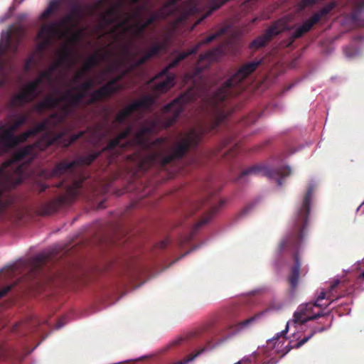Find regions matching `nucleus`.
I'll return each mask as SVG.
<instances>
[{"label":"nucleus","instance_id":"4","mask_svg":"<svg viewBox=\"0 0 364 364\" xmlns=\"http://www.w3.org/2000/svg\"><path fill=\"white\" fill-rule=\"evenodd\" d=\"M228 0H172V12L175 11L177 18L173 26L175 28L180 22L196 12L208 9L203 18L198 20L199 23L202 19L206 18L212 12L220 8Z\"/></svg>","mask_w":364,"mask_h":364},{"label":"nucleus","instance_id":"26","mask_svg":"<svg viewBox=\"0 0 364 364\" xmlns=\"http://www.w3.org/2000/svg\"><path fill=\"white\" fill-rule=\"evenodd\" d=\"M67 321H63V320L60 321L55 326L56 329H59L62 328L65 323Z\"/></svg>","mask_w":364,"mask_h":364},{"label":"nucleus","instance_id":"23","mask_svg":"<svg viewBox=\"0 0 364 364\" xmlns=\"http://www.w3.org/2000/svg\"><path fill=\"white\" fill-rule=\"evenodd\" d=\"M210 220V218L209 217H207L204 219H203L202 220H200L198 223H197L195 226V228H198V227L207 223Z\"/></svg>","mask_w":364,"mask_h":364},{"label":"nucleus","instance_id":"20","mask_svg":"<svg viewBox=\"0 0 364 364\" xmlns=\"http://www.w3.org/2000/svg\"><path fill=\"white\" fill-rule=\"evenodd\" d=\"M226 117L227 114L225 112V111L222 109V107H215V119L218 124L221 122L223 119H225Z\"/></svg>","mask_w":364,"mask_h":364},{"label":"nucleus","instance_id":"30","mask_svg":"<svg viewBox=\"0 0 364 364\" xmlns=\"http://www.w3.org/2000/svg\"><path fill=\"white\" fill-rule=\"evenodd\" d=\"M363 1H364V0H360V1H359V3H358V6H359L360 7H361V8H362V7H364V2H363Z\"/></svg>","mask_w":364,"mask_h":364},{"label":"nucleus","instance_id":"21","mask_svg":"<svg viewBox=\"0 0 364 364\" xmlns=\"http://www.w3.org/2000/svg\"><path fill=\"white\" fill-rule=\"evenodd\" d=\"M84 134V132H80L78 134H73L70 136V139H69V141L68 143H66L65 145V146H68L70 144H72L73 142H74L75 141H76L77 139H79L81 136H82Z\"/></svg>","mask_w":364,"mask_h":364},{"label":"nucleus","instance_id":"8","mask_svg":"<svg viewBox=\"0 0 364 364\" xmlns=\"http://www.w3.org/2000/svg\"><path fill=\"white\" fill-rule=\"evenodd\" d=\"M200 137L201 131L199 128L193 129L182 136L173 146L171 154L164 159V163L169 162L173 158L181 157L190 147L198 144Z\"/></svg>","mask_w":364,"mask_h":364},{"label":"nucleus","instance_id":"12","mask_svg":"<svg viewBox=\"0 0 364 364\" xmlns=\"http://www.w3.org/2000/svg\"><path fill=\"white\" fill-rule=\"evenodd\" d=\"M279 33V31L274 26L269 28L262 36L252 41L251 47L257 49L264 46L273 36L277 35Z\"/></svg>","mask_w":364,"mask_h":364},{"label":"nucleus","instance_id":"36","mask_svg":"<svg viewBox=\"0 0 364 364\" xmlns=\"http://www.w3.org/2000/svg\"><path fill=\"white\" fill-rule=\"evenodd\" d=\"M235 364H242V361L239 360L237 363H235Z\"/></svg>","mask_w":364,"mask_h":364},{"label":"nucleus","instance_id":"7","mask_svg":"<svg viewBox=\"0 0 364 364\" xmlns=\"http://www.w3.org/2000/svg\"><path fill=\"white\" fill-rule=\"evenodd\" d=\"M155 98L151 96H145L126 107L117 115L115 123L118 124L129 122L131 119L141 112L148 110L154 103Z\"/></svg>","mask_w":364,"mask_h":364},{"label":"nucleus","instance_id":"16","mask_svg":"<svg viewBox=\"0 0 364 364\" xmlns=\"http://www.w3.org/2000/svg\"><path fill=\"white\" fill-rule=\"evenodd\" d=\"M221 50L220 48H216L215 50H210L203 55H201L199 59V63H202L203 60H207L208 63L216 60L220 55Z\"/></svg>","mask_w":364,"mask_h":364},{"label":"nucleus","instance_id":"13","mask_svg":"<svg viewBox=\"0 0 364 364\" xmlns=\"http://www.w3.org/2000/svg\"><path fill=\"white\" fill-rule=\"evenodd\" d=\"M81 182L79 181H75L72 186L67 188L66 196L60 198V203H65L67 200L75 198L80 193Z\"/></svg>","mask_w":364,"mask_h":364},{"label":"nucleus","instance_id":"27","mask_svg":"<svg viewBox=\"0 0 364 364\" xmlns=\"http://www.w3.org/2000/svg\"><path fill=\"white\" fill-rule=\"evenodd\" d=\"M255 321V318H249V319H247L246 321H245L242 323V326H245L247 325H248L250 323L252 322Z\"/></svg>","mask_w":364,"mask_h":364},{"label":"nucleus","instance_id":"33","mask_svg":"<svg viewBox=\"0 0 364 364\" xmlns=\"http://www.w3.org/2000/svg\"><path fill=\"white\" fill-rule=\"evenodd\" d=\"M165 245H166L165 242H162L161 244V247H164Z\"/></svg>","mask_w":364,"mask_h":364},{"label":"nucleus","instance_id":"11","mask_svg":"<svg viewBox=\"0 0 364 364\" xmlns=\"http://www.w3.org/2000/svg\"><path fill=\"white\" fill-rule=\"evenodd\" d=\"M336 6V2H331L321 9L318 12L314 14L310 18L306 20L296 29L292 35L293 38H299L303 34L309 31L316 23H317L321 18L326 16Z\"/></svg>","mask_w":364,"mask_h":364},{"label":"nucleus","instance_id":"31","mask_svg":"<svg viewBox=\"0 0 364 364\" xmlns=\"http://www.w3.org/2000/svg\"><path fill=\"white\" fill-rule=\"evenodd\" d=\"M43 255H39L36 256V259L41 260L43 259Z\"/></svg>","mask_w":364,"mask_h":364},{"label":"nucleus","instance_id":"19","mask_svg":"<svg viewBox=\"0 0 364 364\" xmlns=\"http://www.w3.org/2000/svg\"><path fill=\"white\" fill-rule=\"evenodd\" d=\"M324 330L323 328H320L318 329H315L311 333L308 335L307 336L304 337L303 339H301L300 341H299L296 344H295L294 348H299L302 345H304L305 343H306L314 334L316 332H321Z\"/></svg>","mask_w":364,"mask_h":364},{"label":"nucleus","instance_id":"6","mask_svg":"<svg viewBox=\"0 0 364 364\" xmlns=\"http://www.w3.org/2000/svg\"><path fill=\"white\" fill-rule=\"evenodd\" d=\"M315 188V185L311 184L308 188L306 195L304 199L301 207H299L293 217V223L299 230V235L296 240L287 238L283 240L279 245L282 250L289 245H292L294 249L298 248L300 241L304 237V230L307 225L308 214L309 213L310 201L312 193Z\"/></svg>","mask_w":364,"mask_h":364},{"label":"nucleus","instance_id":"17","mask_svg":"<svg viewBox=\"0 0 364 364\" xmlns=\"http://www.w3.org/2000/svg\"><path fill=\"white\" fill-rule=\"evenodd\" d=\"M161 154L162 153L161 149L151 151L145 158L144 162L149 164L157 162L161 160Z\"/></svg>","mask_w":364,"mask_h":364},{"label":"nucleus","instance_id":"29","mask_svg":"<svg viewBox=\"0 0 364 364\" xmlns=\"http://www.w3.org/2000/svg\"><path fill=\"white\" fill-rule=\"evenodd\" d=\"M339 280L337 279L336 281L333 282V284L331 285V289H333L335 288L338 284H339Z\"/></svg>","mask_w":364,"mask_h":364},{"label":"nucleus","instance_id":"2","mask_svg":"<svg viewBox=\"0 0 364 364\" xmlns=\"http://www.w3.org/2000/svg\"><path fill=\"white\" fill-rule=\"evenodd\" d=\"M315 306H317L314 303H307L300 305L294 314L293 318L287 321L286 328L268 340L269 343H273V348L276 349V351L283 355L289 351V343L286 344L287 339L285 337V334L289 329L294 328V331L293 335L296 336V333L299 331H304L306 322L322 316L320 312L316 314L313 312V309Z\"/></svg>","mask_w":364,"mask_h":364},{"label":"nucleus","instance_id":"5","mask_svg":"<svg viewBox=\"0 0 364 364\" xmlns=\"http://www.w3.org/2000/svg\"><path fill=\"white\" fill-rule=\"evenodd\" d=\"M225 31V30L222 28L220 31L208 36L205 40H203L200 43L195 46L193 48L189 50L187 52L179 53L166 69H164L161 73H160L157 76H156L149 82V87L153 89V91L155 93H162L169 90L174 85L175 77L173 75L168 74V70L170 68L176 66L180 61L183 60L189 55L196 53L201 44L212 41L213 39L219 36Z\"/></svg>","mask_w":364,"mask_h":364},{"label":"nucleus","instance_id":"10","mask_svg":"<svg viewBox=\"0 0 364 364\" xmlns=\"http://www.w3.org/2000/svg\"><path fill=\"white\" fill-rule=\"evenodd\" d=\"M291 173V169L289 166L283 167L279 170H272L268 167H252L243 171L240 176L238 180L243 181L248 176H264L269 178H273L277 176H282L283 178Z\"/></svg>","mask_w":364,"mask_h":364},{"label":"nucleus","instance_id":"15","mask_svg":"<svg viewBox=\"0 0 364 364\" xmlns=\"http://www.w3.org/2000/svg\"><path fill=\"white\" fill-rule=\"evenodd\" d=\"M88 133L90 137L89 141L93 144H97L100 143V141L105 135V131L98 127L94 129H90Z\"/></svg>","mask_w":364,"mask_h":364},{"label":"nucleus","instance_id":"14","mask_svg":"<svg viewBox=\"0 0 364 364\" xmlns=\"http://www.w3.org/2000/svg\"><path fill=\"white\" fill-rule=\"evenodd\" d=\"M295 265L291 269V276L289 281L292 288H295L298 284L300 272V262L296 254L294 255Z\"/></svg>","mask_w":364,"mask_h":364},{"label":"nucleus","instance_id":"9","mask_svg":"<svg viewBox=\"0 0 364 364\" xmlns=\"http://www.w3.org/2000/svg\"><path fill=\"white\" fill-rule=\"evenodd\" d=\"M100 152H93L74 161L59 164L54 169L52 175L58 176L73 173L75 169L82 165L90 164L99 155Z\"/></svg>","mask_w":364,"mask_h":364},{"label":"nucleus","instance_id":"28","mask_svg":"<svg viewBox=\"0 0 364 364\" xmlns=\"http://www.w3.org/2000/svg\"><path fill=\"white\" fill-rule=\"evenodd\" d=\"M344 53H345V55H346L347 57H349V58H350V57H352V56L354 55V53H352L348 52V48H346L344 49Z\"/></svg>","mask_w":364,"mask_h":364},{"label":"nucleus","instance_id":"25","mask_svg":"<svg viewBox=\"0 0 364 364\" xmlns=\"http://www.w3.org/2000/svg\"><path fill=\"white\" fill-rule=\"evenodd\" d=\"M251 358H252V355H247V356L243 357L240 360L242 361V364L246 363H250Z\"/></svg>","mask_w":364,"mask_h":364},{"label":"nucleus","instance_id":"18","mask_svg":"<svg viewBox=\"0 0 364 364\" xmlns=\"http://www.w3.org/2000/svg\"><path fill=\"white\" fill-rule=\"evenodd\" d=\"M58 4H59L58 0H52L50 2L48 8L41 14V18L43 19V18L48 17L51 13H53L56 9Z\"/></svg>","mask_w":364,"mask_h":364},{"label":"nucleus","instance_id":"34","mask_svg":"<svg viewBox=\"0 0 364 364\" xmlns=\"http://www.w3.org/2000/svg\"><path fill=\"white\" fill-rule=\"evenodd\" d=\"M364 203H363L358 208H357V211H359L360 209H361V207L362 205H363Z\"/></svg>","mask_w":364,"mask_h":364},{"label":"nucleus","instance_id":"35","mask_svg":"<svg viewBox=\"0 0 364 364\" xmlns=\"http://www.w3.org/2000/svg\"><path fill=\"white\" fill-rule=\"evenodd\" d=\"M360 278L362 279H364V271L363 272V273L360 274Z\"/></svg>","mask_w":364,"mask_h":364},{"label":"nucleus","instance_id":"24","mask_svg":"<svg viewBox=\"0 0 364 364\" xmlns=\"http://www.w3.org/2000/svg\"><path fill=\"white\" fill-rule=\"evenodd\" d=\"M11 286H7L0 291V297L4 296L7 292L10 291Z\"/></svg>","mask_w":364,"mask_h":364},{"label":"nucleus","instance_id":"3","mask_svg":"<svg viewBox=\"0 0 364 364\" xmlns=\"http://www.w3.org/2000/svg\"><path fill=\"white\" fill-rule=\"evenodd\" d=\"M24 35L21 26H15L8 31H3L0 40V73L3 78L0 80V88L6 83V76L13 70L10 63L11 55L14 53Z\"/></svg>","mask_w":364,"mask_h":364},{"label":"nucleus","instance_id":"1","mask_svg":"<svg viewBox=\"0 0 364 364\" xmlns=\"http://www.w3.org/2000/svg\"><path fill=\"white\" fill-rule=\"evenodd\" d=\"M261 61H253L244 65L236 73L232 75L224 84L213 92L211 95L197 87L188 90L186 93L165 106L162 110V117L153 116L147 119L137 118L131 122L124 132L110 141V150L136 145L141 148L156 146L161 143L160 139L151 141L150 135L159 129L171 126L177 119L183 109L184 105L202 97L206 103L213 107L223 102L230 93L236 94L234 87L252 73Z\"/></svg>","mask_w":364,"mask_h":364},{"label":"nucleus","instance_id":"32","mask_svg":"<svg viewBox=\"0 0 364 364\" xmlns=\"http://www.w3.org/2000/svg\"><path fill=\"white\" fill-rule=\"evenodd\" d=\"M277 183H278V185H279V186H281V185H282L281 178H277Z\"/></svg>","mask_w":364,"mask_h":364},{"label":"nucleus","instance_id":"22","mask_svg":"<svg viewBox=\"0 0 364 364\" xmlns=\"http://www.w3.org/2000/svg\"><path fill=\"white\" fill-rule=\"evenodd\" d=\"M326 297V293L324 291H321L318 296V299L317 300L315 301V304L317 306H322L323 304H321V301L324 299Z\"/></svg>","mask_w":364,"mask_h":364}]
</instances>
